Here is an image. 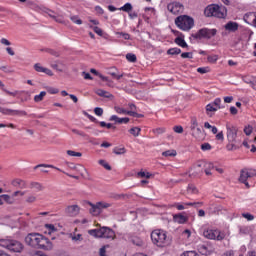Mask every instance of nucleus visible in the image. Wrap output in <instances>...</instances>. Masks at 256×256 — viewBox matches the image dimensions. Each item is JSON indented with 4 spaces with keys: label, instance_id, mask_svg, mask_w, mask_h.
Segmentation results:
<instances>
[{
    "label": "nucleus",
    "instance_id": "f257e3e1",
    "mask_svg": "<svg viewBox=\"0 0 256 256\" xmlns=\"http://www.w3.org/2000/svg\"><path fill=\"white\" fill-rule=\"evenodd\" d=\"M26 245L34 247L35 249H44V251H51L53 243L40 233H30L25 237Z\"/></svg>",
    "mask_w": 256,
    "mask_h": 256
},
{
    "label": "nucleus",
    "instance_id": "f03ea898",
    "mask_svg": "<svg viewBox=\"0 0 256 256\" xmlns=\"http://www.w3.org/2000/svg\"><path fill=\"white\" fill-rule=\"evenodd\" d=\"M239 129L231 124L226 125V137L228 144L226 145L227 151H237L239 149V144L241 143L237 139V133Z\"/></svg>",
    "mask_w": 256,
    "mask_h": 256
},
{
    "label": "nucleus",
    "instance_id": "7ed1b4c3",
    "mask_svg": "<svg viewBox=\"0 0 256 256\" xmlns=\"http://www.w3.org/2000/svg\"><path fill=\"white\" fill-rule=\"evenodd\" d=\"M0 247H3V249H7L11 253H21V251H23L24 249L21 242L11 237L0 239Z\"/></svg>",
    "mask_w": 256,
    "mask_h": 256
},
{
    "label": "nucleus",
    "instance_id": "20e7f679",
    "mask_svg": "<svg viewBox=\"0 0 256 256\" xmlns=\"http://www.w3.org/2000/svg\"><path fill=\"white\" fill-rule=\"evenodd\" d=\"M89 235L97 239H115V231L109 227H102L100 229H92L88 231Z\"/></svg>",
    "mask_w": 256,
    "mask_h": 256
},
{
    "label": "nucleus",
    "instance_id": "39448f33",
    "mask_svg": "<svg viewBox=\"0 0 256 256\" xmlns=\"http://www.w3.org/2000/svg\"><path fill=\"white\" fill-rule=\"evenodd\" d=\"M175 25L181 29V31H191L195 25V20L187 15L178 16L175 19Z\"/></svg>",
    "mask_w": 256,
    "mask_h": 256
},
{
    "label": "nucleus",
    "instance_id": "423d86ee",
    "mask_svg": "<svg viewBox=\"0 0 256 256\" xmlns=\"http://www.w3.org/2000/svg\"><path fill=\"white\" fill-rule=\"evenodd\" d=\"M251 177H256V170L244 168L240 171V177H239L238 181L240 183H243V185H245L246 189H250L251 185H249V182L247 181V179H251Z\"/></svg>",
    "mask_w": 256,
    "mask_h": 256
},
{
    "label": "nucleus",
    "instance_id": "0eeeda50",
    "mask_svg": "<svg viewBox=\"0 0 256 256\" xmlns=\"http://www.w3.org/2000/svg\"><path fill=\"white\" fill-rule=\"evenodd\" d=\"M89 205L91 207L90 209L91 215L97 216L103 213V209H109V207H112L113 204L106 201H100V202H97L96 204L89 203Z\"/></svg>",
    "mask_w": 256,
    "mask_h": 256
},
{
    "label": "nucleus",
    "instance_id": "6e6552de",
    "mask_svg": "<svg viewBox=\"0 0 256 256\" xmlns=\"http://www.w3.org/2000/svg\"><path fill=\"white\" fill-rule=\"evenodd\" d=\"M217 35V29L202 28L196 34H192L194 39H211Z\"/></svg>",
    "mask_w": 256,
    "mask_h": 256
},
{
    "label": "nucleus",
    "instance_id": "1a4fd4ad",
    "mask_svg": "<svg viewBox=\"0 0 256 256\" xmlns=\"http://www.w3.org/2000/svg\"><path fill=\"white\" fill-rule=\"evenodd\" d=\"M203 165L205 167L204 173H206V175H211V170L215 169V166L213 165V163L209 162V163H198L195 167H194V171H196L195 174L192 175H201V173H203Z\"/></svg>",
    "mask_w": 256,
    "mask_h": 256
},
{
    "label": "nucleus",
    "instance_id": "9d476101",
    "mask_svg": "<svg viewBox=\"0 0 256 256\" xmlns=\"http://www.w3.org/2000/svg\"><path fill=\"white\" fill-rule=\"evenodd\" d=\"M203 235L206 239H214L216 241H223L225 239V234L221 233L219 230H205Z\"/></svg>",
    "mask_w": 256,
    "mask_h": 256
},
{
    "label": "nucleus",
    "instance_id": "9b49d317",
    "mask_svg": "<svg viewBox=\"0 0 256 256\" xmlns=\"http://www.w3.org/2000/svg\"><path fill=\"white\" fill-rule=\"evenodd\" d=\"M0 113H2V115H10L12 117L27 116V112L24 110H13V109L3 108V107H0Z\"/></svg>",
    "mask_w": 256,
    "mask_h": 256
},
{
    "label": "nucleus",
    "instance_id": "f8f14e48",
    "mask_svg": "<svg viewBox=\"0 0 256 256\" xmlns=\"http://www.w3.org/2000/svg\"><path fill=\"white\" fill-rule=\"evenodd\" d=\"M167 9L170 13H173V15H179V13L184 11L185 7L179 2H172L168 4Z\"/></svg>",
    "mask_w": 256,
    "mask_h": 256
},
{
    "label": "nucleus",
    "instance_id": "ddd939ff",
    "mask_svg": "<svg viewBox=\"0 0 256 256\" xmlns=\"http://www.w3.org/2000/svg\"><path fill=\"white\" fill-rule=\"evenodd\" d=\"M65 213L68 217H77L81 213V207L77 204L69 205L65 208Z\"/></svg>",
    "mask_w": 256,
    "mask_h": 256
},
{
    "label": "nucleus",
    "instance_id": "4468645a",
    "mask_svg": "<svg viewBox=\"0 0 256 256\" xmlns=\"http://www.w3.org/2000/svg\"><path fill=\"white\" fill-rule=\"evenodd\" d=\"M151 241L153 245H156L157 247H161V230L156 229L151 232Z\"/></svg>",
    "mask_w": 256,
    "mask_h": 256
},
{
    "label": "nucleus",
    "instance_id": "2eb2a0df",
    "mask_svg": "<svg viewBox=\"0 0 256 256\" xmlns=\"http://www.w3.org/2000/svg\"><path fill=\"white\" fill-rule=\"evenodd\" d=\"M39 167H44L46 169H55L56 171H60L61 173H64L65 175H67L68 177H71L72 179H78L77 176H73V175L61 170V168H57L51 164H39V165L35 166V169H39Z\"/></svg>",
    "mask_w": 256,
    "mask_h": 256
},
{
    "label": "nucleus",
    "instance_id": "dca6fc26",
    "mask_svg": "<svg viewBox=\"0 0 256 256\" xmlns=\"http://www.w3.org/2000/svg\"><path fill=\"white\" fill-rule=\"evenodd\" d=\"M213 17H216L217 19H225V17H227V8L223 5H218V9L214 12Z\"/></svg>",
    "mask_w": 256,
    "mask_h": 256
},
{
    "label": "nucleus",
    "instance_id": "f3484780",
    "mask_svg": "<svg viewBox=\"0 0 256 256\" xmlns=\"http://www.w3.org/2000/svg\"><path fill=\"white\" fill-rule=\"evenodd\" d=\"M244 21L245 23H248V25H254L256 27V13L255 12H249L244 15Z\"/></svg>",
    "mask_w": 256,
    "mask_h": 256
},
{
    "label": "nucleus",
    "instance_id": "a211bd4d",
    "mask_svg": "<svg viewBox=\"0 0 256 256\" xmlns=\"http://www.w3.org/2000/svg\"><path fill=\"white\" fill-rule=\"evenodd\" d=\"M34 69L37 73H45L46 75H49V77H53V71L49 68L43 67L40 63H36L34 65Z\"/></svg>",
    "mask_w": 256,
    "mask_h": 256
},
{
    "label": "nucleus",
    "instance_id": "6ab92c4d",
    "mask_svg": "<svg viewBox=\"0 0 256 256\" xmlns=\"http://www.w3.org/2000/svg\"><path fill=\"white\" fill-rule=\"evenodd\" d=\"M192 136H194L197 141H204L205 140V132L201 130V128H194L191 130Z\"/></svg>",
    "mask_w": 256,
    "mask_h": 256
},
{
    "label": "nucleus",
    "instance_id": "aec40b11",
    "mask_svg": "<svg viewBox=\"0 0 256 256\" xmlns=\"http://www.w3.org/2000/svg\"><path fill=\"white\" fill-rule=\"evenodd\" d=\"M216 9H219V5L217 4L208 5L204 10L205 17H213Z\"/></svg>",
    "mask_w": 256,
    "mask_h": 256
},
{
    "label": "nucleus",
    "instance_id": "412c9836",
    "mask_svg": "<svg viewBox=\"0 0 256 256\" xmlns=\"http://www.w3.org/2000/svg\"><path fill=\"white\" fill-rule=\"evenodd\" d=\"M224 28L226 31H229L230 33H235V31L239 30V23L229 21L225 24Z\"/></svg>",
    "mask_w": 256,
    "mask_h": 256
},
{
    "label": "nucleus",
    "instance_id": "4be33fe9",
    "mask_svg": "<svg viewBox=\"0 0 256 256\" xmlns=\"http://www.w3.org/2000/svg\"><path fill=\"white\" fill-rule=\"evenodd\" d=\"M242 81L250 85L254 91H256V77L254 76H242Z\"/></svg>",
    "mask_w": 256,
    "mask_h": 256
},
{
    "label": "nucleus",
    "instance_id": "5701e85b",
    "mask_svg": "<svg viewBox=\"0 0 256 256\" xmlns=\"http://www.w3.org/2000/svg\"><path fill=\"white\" fill-rule=\"evenodd\" d=\"M209 209L213 215H220V213L227 212V209H225L222 205L211 206Z\"/></svg>",
    "mask_w": 256,
    "mask_h": 256
},
{
    "label": "nucleus",
    "instance_id": "b1692460",
    "mask_svg": "<svg viewBox=\"0 0 256 256\" xmlns=\"http://www.w3.org/2000/svg\"><path fill=\"white\" fill-rule=\"evenodd\" d=\"M174 223H178L179 225H183L187 223L188 218L183 214H176L173 216Z\"/></svg>",
    "mask_w": 256,
    "mask_h": 256
},
{
    "label": "nucleus",
    "instance_id": "393cba45",
    "mask_svg": "<svg viewBox=\"0 0 256 256\" xmlns=\"http://www.w3.org/2000/svg\"><path fill=\"white\" fill-rule=\"evenodd\" d=\"M69 238L74 242V243H79V241L83 240V235L81 233H77V228H75L74 232L69 234Z\"/></svg>",
    "mask_w": 256,
    "mask_h": 256
},
{
    "label": "nucleus",
    "instance_id": "a878e982",
    "mask_svg": "<svg viewBox=\"0 0 256 256\" xmlns=\"http://www.w3.org/2000/svg\"><path fill=\"white\" fill-rule=\"evenodd\" d=\"M109 121H115L116 123H118L119 125H127V123H129V118H119L117 115H112L109 118Z\"/></svg>",
    "mask_w": 256,
    "mask_h": 256
},
{
    "label": "nucleus",
    "instance_id": "bb28decb",
    "mask_svg": "<svg viewBox=\"0 0 256 256\" xmlns=\"http://www.w3.org/2000/svg\"><path fill=\"white\" fill-rule=\"evenodd\" d=\"M172 242L173 238L170 235H167L166 232L162 234V247H169Z\"/></svg>",
    "mask_w": 256,
    "mask_h": 256
},
{
    "label": "nucleus",
    "instance_id": "cd10ccee",
    "mask_svg": "<svg viewBox=\"0 0 256 256\" xmlns=\"http://www.w3.org/2000/svg\"><path fill=\"white\" fill-rule=\"evenodd\" d=\"M13 187H19V189H27V183L21 179H15L12 181Z\"/></svg>",
    "mask_w": 256,
    "mask_h": 256
},
{
    "label": "nucleus",
    "instance_id": "c85d7f7f",
    "mask_svg": "<svg viewBox=\"0 0 256 256\" xmlns=\"http://www.w3.org/2000/svg\"><path fill=\"white\" fill-rule=\"evenodd\" d=\"M95 93L99 97H105L106 99H111V97H113V94H111L110 92L105 91L103 89H96Z\"/></svg>",
    "mask_w": 256,
    "mask_h": 256
},
{
    "label": "nucleus",
    "instance_id": "c756f323",
    "mask_svg": "<svg viewBox=\"0 0 256 256\" xmlns=\"http://www.w3.org/2000/svg\"><path fill=\"white\" fill-rule=\"evenodd\" d=\"M137 177L139 179H151V177H153V174H151L148 171L141 170L140 172L137 173Z\"/></svg>",
    "mask_w": 256,
    "mask_h": 256
},
{
    "label": "nucleus",
    "instance_id": "7c9ffc66",
    "mask_svg": "<svg viewBox=\"0 0 256 256\" xmlns=\"http://www.w3.org/2000/svg\"><path fill=\"white\" fill-rule=\"evenodd\" d=\"M69 169H74V171H79V173H81V175H83V171H86L85 167L81 166V165H75L73 163H67Z\"/></svg>",
    "mask_w": 256,
    "mask_h": 256
},
{
    "label": "nucleus",
    "instance_id": "2f4dec72",
    "mask_svg": "<svg viewBox=\"0 0 256 256\" xmlns=\"http://www.w3.org/2000/svg\"><path fill=\"white\" fill-rule=\"evenodd\" d=\"M118 11H124V13H131V11H133V5L128 2L122 7L118 8Z\"/></svg>",
    "mask_w": 256,
    "mask_h": 256
},
{
    "label": "nucleus",
    "instance_id": "473e14b6",
    "mask_svg": "<svg viewBox=\"0 0 256 256\" xmlns=\"http://www.w3.org/2000/svg\"><path fill=\"white\" fill-rule=\"evenodd\" d=\"M174 43H176V45H178L179 47H182V48L188 47L187 42H185V39H183L181 37L175 38Z\"/></svg>",
    "mask_w": 256,
    "mask_h": 256
},
{
    "label": "nucleus",
    "instance_id": "72a5a7b5",
    "mask_svg": "<svg viewBox=\"0 0 256 256\" xmlns=\"http://www.w3.org/2000/svg\"><path fill=\"white\" fill-rule=\"evenodd\" d=\"M163 157H177V150L170 149L162 152Z\"/></svg>",
    "mask_w": 256,
    "mask_h": 256
},
{
    "label": "nucleus",
    "instance_id": "f704fd0d",
    "mask_svg": "<svg viewBox=\"0 0 256 256\" xmlns=\"http://www.w3.org/2000/svg\"><path fill=\"white\" fill-rule=\"evenodd\" d=\"M45 95H47V92L42 91L40 94L34 96V101L35 103H41L43 99L45 98Z\"/></svg>",
    "mask_w": 256,
    "mask_h": 256
},
{
    "label": "nucleus",
    "instance_id": "c9c22d12",
    "mask_svg": "<svg viewBox=\"0 0 256 256\" xmlns=\"http://www.w3.org/2000/svg\"><path fill=\"white\" fill-rule=\"evenodd\" d=\"M114 111H116V113H118V115H128V113H129V110H126L125 108H122L120 106H115Z\"/></svg>",
    "mask_w": 256,
    "mask_h": 256
},
{
    "label": "nucleus",
    "instance_id": "e433bc0d",
    "mask_svg": "<svg viewBox=\"0 0 256 256\" xmlns=\"http://www.w3.org/2000/svg\"><path fill=\"white\" fill-rule=\"evenodd\" d=\"M215 111H219V110L212 104V102L210 104L206 105L207 115H209L210 113H215Z\"/></svg>",
    "mask_w": 256,
    "mask_h": 256
},
{
    "label": "nucleus",
    "instance_id": "4c0bfd02",
    "mask_svg": "<svg viewBox=\"0 0 256 256\" xmlns=\"http://www.w3.org/2000/svg\"><path fill=\"white\" fill-rule=\"evenodd\" d=\"M126 59L129 63H137V56L133 53L126 54Z\"/></svg>",
    "mask_w": 256,
    "mask_h": 256
},
{
    "label": "nucleus",
    "instance_id": "58836bf2",
    "mask_svg": "<svg viewBox=\"0 0 256 256\" xmlns=\"http://www.w3.org/2000/svg\"><path fill=\"white\" fill-rule=\"evenodd\" d=\"M90 29H93L94 33L96 35H99V37H103V30L97 26L89 25Z\"/></svg>",
    "mask_w": 256,
    "mask_h": 256
},
{
    "label": "nucleus",
    "instance_id": "ea45409f",
    "mask_svg": "<svg viewBox=\"0 0 256 256\" xmlns=\"http://www.w3.org/2000/svg\"><path fill=\"white\" fill-rule=\"evenodd\" d=\"M184 205L186 207H203V202H187V203H184Z\"/></svg>",
    "mask_w": 256,
    "mask_h": 256
},
{
    "label": "nucleus",
    "instance_id": "a19ab883",
    "mask_svg": "<svg viewBox=\"0 0 256 256\" xmlns=\"http://www.w3.org/2000/svg\"><path fill=\"white\" fill-rule=\"evenodd\" d=\"M129 133H131V135H133L134 137H139V133H141V128L133 127L129 130Z\"/></svg>",
    "mask_w": 256,
    "mask_h": 256
},
{
    "label": "nucleus",
    "instance_id": "79ce46f5",
    "mask_svg": "<svg viewBox=\"0 0 256 256\" xmlns=\"http://www.w3.org/2000/svg\"><path fill=\"white\" fill-rule=\"evenodd\" d=\"M31 188L36 189V191H43V185H41L39 182H32Z\"/></svg>",
    "mask_w": 256,
    "mask_h": 256
},
{
    "label": "nucleus",
    "instance_id": "37998d69",
    "mask_svg": "<svg viewBox=\"0 0 256 256\" xmlns=\"http://www.w3.org/2000/svg\"><path fill=\"white\" fill-rule=\"evenodd\" d=\"M67 155H69V157H82L83 154L81 152H75L73 150H68L66 151Z\"/></svg>",
    "mask_w": 256,
    "mask_h": 256
},
{
    "label": "nucleus",
    "instance_id": "c03bdc74",
    "mask_svg": "<svg viewBox=\"0 0 256 256\" xmlns=\"http://www.w3.org/2000/svg\"><path fill=\"white\" fill-rule=\"evenodd\" d=\"M167 53L168 55H179L181 54V50L179 48H170Z\"/></svg>",
    "mask_w": 256,
    "mask_h": 256
},
{
    "label": "nucleus",
    "instance_id": "a18cd8bd",
    "mask_svg": "<svg viewBox=\"0 0 256 256\" xmlns=\"http://www.w3.org/2000/svg\"><path fill=\"white\" fill-rule=\"evenodd\" d=\"M187 191L188 193H192L194 195H196V193H199V191L197 190V187H195V185L193 184L188 185Z\"/></svg>",
    "mask_w": 256,
    "mask_h": 256
},
{
    "label": "nucleus",
    "instance_id": "49530a36",
    "mask_svg": "<svg viewBox=\"0 0 256 256\" xmlns=\"http://www.w3.org/2000/svg\"><path fill=\"white\" fill-rule=\"evenodd\" d=\"M70 20L73 21L76 25H83V21L79 18V16H71Z\"/></svg>",
    "mask_w": 256,
    "mask_h": 256
},
{
    "label": "nucleus",
    "instance_id": "de8ad7c7",
    "mask_svg": "<svg viewBox=\"0 0 256 256\" xmlns=\"http://www.w3.org/2000/svg\"><path fill=\"white\" fill-rule=\"evenodd\" d=\"M244 133L245 135L249 136L251 133H253V126L247 125L244 127Z\"/></svg>",
    "mask_w": 256,
    "mask_h": 256
},
{
    "label": "nucleus",
    "instance_id": "09e8293b",
    "mask_svg": "<svg viewBox=\"0 0 256 256\" xmlns=\"http://www.w3.org/2000/svg\"><path fill=\"white\" fill-rule=\"evenodd\" d=\"M99 165H102L107 171H111V166L105 160H99Z\"/></svg>",
    "mask_w": 256,
    "mask_h": 256
},
{
    "label": "nucleus",
    "instance_id": "8fccbe9b",
    "mask_svg": "<svg viewBox=\"0 0 256 256\" xmlns=\"http://www.w3.org/2000/svg\"><path fill=\"white\" fill-rule=\"evenodd\" d=\"M199 127V123L197 122V118H192L191 119V126L190 129H197Z\"/></svg>",
    "mask_w": 256,
    "mask_h": 256
},
{
    "label": "nucleus",
    "instance_id": "3c124183",
    "mask_svg": "<svg viewBox=\"0 0 256 256\" xmlns=\"http://www.w3.org/2000/svg\"><path fill=\"white\" fill-rule=\"evenodd\" d=\"M212 105L216 107V109H221V98H216L213 102Z\"/></svg>",
    "mask_w": 256,
    "mask_h": 256
},
{
    "label": "nucleus",
    "instance_id": "603ef678",
    "mask_svg": "<svg viewBox=\"0 0 256 256\" xmlns=\"http://www.w3.org/2000/svg\"><path fill=\"white\" fill-rule=\"evenodd\" d=\"M74 135H79V137H87V134L85 132L77 130V129H72L71 130Z\"/></svg>",
    "mask_w": 256,
    "mask_h": 256
},
{
    "label": "nucleus",
    "instance_id": "864d4df0",
    "mask_svg": "<svg viewBox=\"0 0 256 256\" xmlns=\"http://www.w3.org/2000/svg\"><path fill=\"white\" fill-rule=\"evenodd\" d=\"M47 92L50 93V95H57L59 93V89L53 88V87H47Z\"/></svg>",
    "mask_w": 256,
    "mask_h": 256
},
{
    "label": "nucleus",
    "instance_id": "5fc2aeb1",
    "mask_svg": "<svg viewBox=\"0 0 256 256\" xmlns=\"http://www.w3.org/2000/svg\"><path fill=\"white\" fill-rule=\"evenodd\" d=\"M116 35H120V36L123 37V39H125L126 41H129V39H131V35H129V33L116 32Z\"/></svg>",
    "mask_w": 256,
    "mask_h": 256
},
{
    "label": "nucleus",
    "instance_id": "6e6d98bb",
    "mask_svg": "<svg viewBox=\"0 0 256 256\" xmlns=\"http://www.w3.org/2000/svg\"><path fill=\"white\" fill-rule=\"evenodd\" d=\"M37 201V196L35 195H29L26 198V203H35Z\"/></svg>",
    "mask_w": 256,
    "mask_h": 256
},
{
    "label": "nucleus",
    "instance_id": "4d7b16f0",
    "mask_svg": "<svg viewBox=\"0 0 256 256\" xmlns=\"http://www.w3.org/2000/svg\"><path fill=\"white\" fill-rule=\"evenodd\" d=\"M132 243H134V245H137V247H143V240L139 239V238H134L132 240Z\"/></svg>",
    "mask_w": 256,
    "mask_h": 256
},
{
    "label": "nucleus",
    "instance_id": "13d9d810",
    "mask_svg": "<svg viewBox=\"0 0 256 256\" xmlns=\"http://www.w3.org/2000/svg\"><path fill=\"white\" fill-rule=\"evenodd\" d=\"M242 217H244V219H247V221H253V219H255V216L250 213H243Z\"/></svg>",
    "mask_w": 256,
    "mask_h": 256
},
{
    "label": "nucleus",
    "instance_id": "bf43d9fd",
    "mask_svg": "<svg viewBox=\"0 0 256 256\" xmlns=\"http://www.w3.org/2000/svg\"><path fill=\"white\" fill-rule=\"evenodd\" d=\"M2 197H3V201H5L6 203H9V204L13 203V199L11 198V196L7 194H3Z\"/></svg>",
    "mask_w": 256,
    "mask_h": 256
},
{
    "label": "nucleus",
    "instance_id": "052dcab7",
    "mask_svg": "<svg viewBox=\"0 0 256 256\" xmlns=\"http://www.w3.org/2000/svg\"><path fill=\"white\" fill-rule=\"evenodd\" d=\"M201 149H202V151H211L212 147H211V144L204 143L201 145Z\"/></svg>",
    "mask_w": 256,
    "mask_h": 256
},
{
    "label": "nucleus",
    "instance_id": "680f3d73",
    "mask_svg": "<svg viewBox=\"0 0 256 256\" xmlns=\"http://www.w3.org/2000/svg\"><path fill=\"white\" fill-rule=\"evenodd\" d=\"M218 59H219V56L217 55L208 56L209 63H217Z\"/></svg>",
    "mask_w": 256,
    "mask_h": 256
},
{
    "label": "nucleus",
    "instance_id": "e2e57ef3",
    "mask_svg": "<svg viewBox=\"0 0 256 256\" xmlns=\"http://www.w3.org/2000/svg\"><path fill=\"white\" fill-rule=\"evenodd\" d=\"M197 72L201 73V75H204V73H209V68L208 67H200V68H197Z\"/></svg>",
    "mask_w": 256,
    "mask_h": 256
},
{
    "label": "nucleus",
    "instance_id": "0e129e2a",
    "mask_svg": "<svg viewBox=\"0 0 256 256\" xmlns=\"http://www.w3.org/2000/svg\"><path fill=\"white\" fill-rule=\"evenodd\" d=\"M94 113H95V115H97L98 117H101V116L103 115V108H101V107H96V108L94 109Z\"/></svg>",
    "mask_w": 256,
    "mask_h": 256
},
{
    "label": "nucleus",
    "instance_id": "69168bd1",
    "mask_svg": "<svg viewBox=\"0 0 256 256\" xmlns=\"http://www.w3.org/2000/svg\"><path fill=\"white\" fill-rule=\"evenodd\" d=\"M181 256H199L195 251H185Z\"/></svg>",
    "mask_w": 256,
    "mask_h": 256
},
{
    "label": "nucleus",
    "instance_id": "338daca9",
    "mask_svg": "<svg viewBox=\"0 0 256 256\" xmlns=\"http://www.w3.org/2000/svg\"><path fill=\"white\" fill-rule=\"evenodd\" d=\"M114 153L115 155H123V153H125V148H116Z\"/></svg>",
    "mask_w": 256,
    "mask_h": 256
},
{
    "label": "nucleus",
    "instance_id": "774afa93",
    "mask_svg": "<svg viewBox=\"0 0 256 256\" xmlns=\"http://www.w3.org/2000/svg\"><path fill=\"white\" fill-rule=\"evenodd\" d=\"M222 256H235V251L228 250L222 254Z\"/></svg>",
    "mask_w": 256,
    "mask_h": 256
}]
</instances>
